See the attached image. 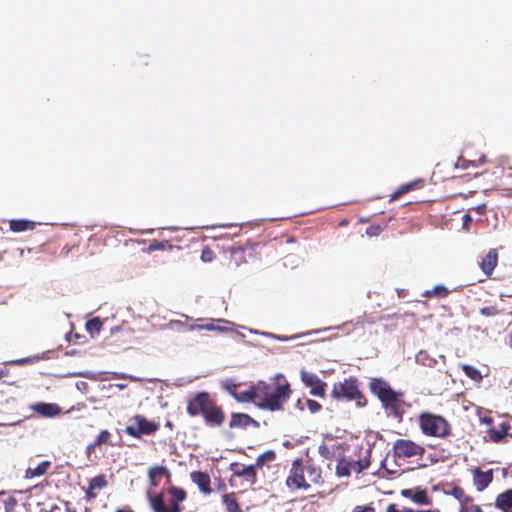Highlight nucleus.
Returning <instances> with one entry per match:
<instances>
[{
	"mask_svg": "<svg viewBox=\"0 0 512 512\" xmlns=\"http://www.w3.org/2000/svg\"><path fill=\"white\" fill-rule=\"evenodd\" d=\"M186 412L191 417L202 416L210 427H221L226 419L222 406L206 391L197 392L188 399Z\"/></svg>",
	"mask_w": 512,
	"mask_h": 512,
	"instance_id": "obj_1",
	"label": "nucleus"
},
{
	"mask_svg": "<svg viewBox=\"0 0 512 512\" xmlns=\"http://www.w3.org/2000/svg\"><path fill=\"white\" fill-rule=\"evenodd\" d=\"M323 484L324 478L320 466L311 461L303 462L302 459L292 462L286 478V486L290 490H308L312 485L322 486Z\"/></svg>",
	"mask_w": 512,
	"mask_h": 512,
	"instance_id": "obj_2",
	"label": "nucleus"
},
{
	"mask_svg": "<svg viewBox=\"0 0 512 512\" xmlns=\"http://www.w3.org/2000/svg\"><path fill=\"white\" fill-rule=\"evenodd\" d=\"M370 392L375 395L382 407L389 415L402 420L405 413L404 393L395 391L390 384L380 377L371 378L369 382Z\"/></svg>",
	"mask_w": 512,
	"mask_h": 512,
	"instance_id": "obj_3",
	"label": "nucleus"
},
{
	"mask_svg": "<svg viewBox=\"0 0 512 512\" xmlns=\"http://www.w3.org/2000/svg\"><path fill=\"white\" fill-rule=\"evenodd\" d=\"M290 394V385L286 380L276 385H269L260 381L258 382L257 405L270 411L281 410Z\"/></svg>",
	"mask_w": 512,
	"mask_h": 512,
	"instance_id": "obj_4",
	"label": "nucleus"
},
{
	"mask_svg": "<svg viewBox=\"0 0 512 512\" xmlns=\"http://www.w3.org/2000/svg\"><path fill=\"white\" fill-rule=\"evenodd\" d=\"M331 397L337 401H354L359 408H363L368 404L366 396L360 389V382L354 376L334 383L331 390Z\"/></svg>",
	"mask_w": 512,
	"mask_h": 512,
	"instance_id": "obj_5",
	"label": "nucleus"
},
{
	"mask_svg": "<svg viewBox=\"0 0 512 512\" xmlns=\"http://www.w3.org/2000/svg\"><path fill=\"white\" fill-rule=\"evenodd\" d=\"M418 422L426 436L446 438L452 434L451 425L443 416L424 412L419 415Z\"/></svg>",
	"mask_w": 512,
	"mask_h": 512,
	"instance_id": "obj_6",
	"label": "nucleus"
},
{
	"mask_svg": "<svg viewBox=\"0 0 512 512\" xmlns=\"http://www.w3.org/2000/svg\"><path fill=\"white\" fill-rule=\"evenodd\" d=\"M371 449H359L358 457L344 456L338 460L336 466V474L339 477H347L352 473H361L366 470L371 464Z\"/></svg>",
	"mask_w": 512,
	"mask_h": 512,
	"instance_id": "obj_7",
	"label": "nucleus"
},
{
	"mask_svg": "<svg viewBox=\"0 0 512 512\" xmlns=\"http://www.w3.org/2000/svg\"><path fill=\"white\" fill-rule=\"evenodd\" d=\"M168 493L171 495L169 505H166L164 501V494L158 493L150 497V506L153 512H181L182 507L180 505L186 497L187 493L184 489L176 486H172L168 489Z\"/></svg>",
	"mask_w": 512,
	"mask_h": 512,
	"instance_id": "obj_8",
	"label": "nucleus"
},
{
	"mask_svg": "<svg viewBox=\"0 0 512 512\" xmlns=\"http://www.w3.org/2000/svg\"><path fill=\"white\" fill-rule=\"evenodd\" d=\"M160 429V424L155 421L148 420L145 416L136 414L130 418V424L124 429V432L136 439L142 438L144 435H153Z\"/></svg>",
	"mask_w": 512,
	"mask_h": 512,
	"instance_id": "obj_9",
	"label": "nucleus"
},
{
	"mask_svg": "<svg viewBox=\"0 0 512 512\" xmlns=\"http://www.w3.org/2000/svg\"><path fill=\"white\" fill-rule=\"evenodd\" d=\"M392 452L393 457L396 459H421L424 456L426 449L423 445L410 439L400 438L393 443Z\"/></svg>",
	"mask_w": 512,
	"mask_h": 512,
	"instance_id": "obj_10",
	"label": "nucleus"
},
{
	"mask_svg": "<svg viewBox=\"0 0 512 512\" xmlns=\"http://www.w3.org/2000/svg\"><path fill=\"white\" fill-rule=\"evenodd\" d=\"M301 379L307 387H310V393L313 396H317L320 398L325 397L327 384L324 381H322L318 376L312 373L302 371Z\"/></svg>",
	"mask_w": 512,
	"mask_h": 512,
	"instance_id": "obj_11",
	"label": "nucleus"
},
{
	"mask_svg": "<svg viewBox=\"0 0 512 512\" xmlns=\"http://www.w3.org/2000/svg\"><path fill=\"white\" fill-rule=\"evenodd\" d=\"M253 250L254 249L252 246H236V245L229 246L225 250V253L228 254L229 265L238 267L242 263H245L247 252H248V256H251Z\"/></svg>",
	"mask_w": 512,
	"mask_h": 512,
	"instance_id": "obj_12",
	"label": "nucleus"
},
{
	"mask_svg": "<svg viewBox=\"0 0 512 512\" xmlns=\"http://www.w3.org/2000/svg\"><path fill=\"white\" fill-rule=\"evenodd\" d=\"M473 484L478 492L484 491L493 481V470L482 471L479 467L472 470Z\"/></svg>",
	"mask_w": 512,
	"mask_h": 512,
	"instance_id": "obj_13",
	"label": "nucleus"
},
{
	"mask_svg": "<svg viewBox=\"0 0 512 512\" xmlns=\"http://www.w3.org/2000/svg\"><path fill=\"white\" fill-rule=\"evenodd\" d=\"M512 427L508 422H502L499 424V428L491 427L487 431V437L493 443L507 442L506 438H512Z\"/></svg>",
	"mask_w": 512,
	"mask_h": 512,
	"instance_id": "obj_14",
	"label": "nucleus"
},
{
	"mask_svg": "<svg viewBox=\"0 0 512 512\" xmlns=\"http://www.w3.org/2000/svg\"><path fill=\"white\" fill-rule=\"evenodd\" d=\"M401 495L411 499L413 502L420 505H429L431 504V498L429 497L426 489H421L419 487L411 488V489H403L401 491Z\"/></svg>",
	"mask_w": 512,
	"mask_h": 512,
	"instance_id": "obj_15",
	"label": "nucleus"
},
{
	"mask_svg": "<svg viewBox=\"0 0 512 512\" xmlns=\"http://www.w3.org/2000/svg\"><path fill=\"white\" fill-rule=\"evenodd\" d=\"M498 263V251L493 248L482 258L479 266L486 277H490Z\"/></svg>",
	"mask_w": 512,
	"mask_h": 512,
	"instance_id": "obj_16",
	"label": "nucleus"
},
{
	"mask_svg": "<svg viewBox=\"0 0 512 512\" xmlns=\"http://www.w3.org/2000/svg\"><path fill=\"white\" fill-rule=\"evenodd\" d=\"M102 445L114 446L112 442V434L109 430H101L94 441L87 445L86 453L91 455L97 447Z\"/></svg>",
	"mask_w": 512,
	"mask_h": 512,
	"instance_id": "obj_17",
	"label": "nucleus"
},
{
	"mask_svg": "<svg viewBox=\"0 0 512 512\" xmlns=\"http://www.w3.org/2000/svg\"><path fill=\"white\" fill-rule=\"evenodd\" d=\"M191 480L195 483L200 491L204 494H210L212 492L210 484L211 479L208 473L202 471H193L190 474Z\"/></svg>",
	"mask_w": 512,
	"mask_h": 512,
	"instance_id": "obj_18",
	"label": "nucleus"
},
{
	"mask_svg": "<svg viewBox=\"0 0 512 512\" xmlns=\"http://www.w3.org/2000/svg\"><path fill=\"white\" fill-rule=\"evenodd\" d=\"M32 409L44 417H55L61 413V408L55 403L39 402L34 404Z\"/></svg>",
	"mask_w": 512,
	"mask_h": 512,
	"instance_id": "obj_19",
	"label": "nucleus"
},
{
	"mask_svg": "<svg viewBox=\"0 0 512 512\" xmlns=\"http://www.w3.org/2000/svg\"><path fill=\"white\" fill-rule=\"evenodd\" d=\"M494 506L502 512H512V489L498 494Z\"/></svg>",
	"mask_w": 512,
	"mask_h": 512,
	"instance_id": "obj_20",
	"label": "nucleus"
},
{
	"mask_svg": "<svg viewBox=\"0 0 512 512\" xmlns=\"http://www.w3.org/2000/svg\"><path fill=\"white\" fill-rule=\"evenodd\" d=\"M252 424H257V422L245 413H232L231 419L229 422L230 428H247Z\"/></svg>",
	"mask_w": 512,
	"mask_h": 512,
	"instance_id": "obj_21",
	"label": "nucleus"
},
{
	"mask_svg": "<svg viewBox=\"0 0 512 512\" xmlns=\"http://www.w3.org/2000/svg\"><path fill=\"white\" fill-rule=\"evenodd\" d=\"M170 477V471L166 466L157 465L150 467L148 470L149 482L152 487L159 485V479L162 477Z\"/></svg>",
	"mask_w": 512,
	"mask_h": 512,
	"instance_id": "obj_22",
	"label": "nucleus"
},
{
	"mask_svg": "<svg viewBox=\"0 0 512 512\" xmlns=\"http://www.w3.org/2000/svg\"><path fill=\"white\" fill-rule=\"evenodd\" d=\"M36 223L26 219H13L9 221V228L15 233L33 230Z\"/></svg>",
	"mask_w": 512,
	"mask_h": 512,
	"instance_id": "obj_23",
	"label": "nucleus"
},
{
	"mask_svg": "<svg viewBox=\"0 0 512 512\" xmlns=\"http://www.w3.org/2000/svg\"><path fill=\"white\" fill-rule=\"evenodd\" d=\"M52 463L48 460L42 461L35 468L28 467L25 471V478L31 479L45 475L51 468Z\"/></svg>",
	"mask_w": 512,
	"mask_h": 512,
	"instance_id": "obj_24",
	"label": "nucleus"
},
{
	"mask_svg": "<svg viewBox=\"0 0 512 512\" xmlns=\"http://www.w3.org/2000/svg\"><path fill=\"white\" fill-rule=\"evenodd\" d=\"M222 501L227 512H243L239 505L236 493L232 492L224 494L222 496Z\"/></svg>",
	"mask_w": 512,
	"mask_h": 512,
	"instance_id": "obj_25",
	"label": "nucleus"
},
{
	"mask_svg": "<svg viewBox=\"0 0 512 512\" xmlns=\"http://www.w3.org/2000/svg\"><path fill=\"white\" fill-rule=\"evenodd\" d=\"M258 383L252 385L248 390L236 394L235 399L240 402H254L257 404Z\"/></svg>",
	"mask_w": 512,
	"mask_h": 512,
	"instance_id": "obj_26",
	"label": "nucleus"
},
{
	"mask_svg": "<svg viewBox=\"0 0 512 512\" xmlns=\"http://www.w3.org/2000/svg\"><path fill=\"white\" fill-rule=\"evenodd\" d=\"M173 248H174V246L167 240H163V241L153 240V241H151V243L149 244V246L146 248L145 251L147 253H152L157 250L171 251Z\"/></svg>",
	"mask_w": 512,
	"mask_h": 512,
	"instance_id": "obj_27",
	"label": "nucleus"
},
{
	"mask_svg": "<svg viewBox=\"0 0 512 512\" xmlns=\"http://www.w3.org/2000/svg\"><path fill=\"white\" fill-rule=\"evenodd\" d=\"M417 186V182H411L404 185H401L394 193L390 195V202H393L399 199L402 195L414 190Z\"/></svg>",
	"mask_w": 512,
	"mask_h": 512,
	"instance_id": "obj_28",
	"label": "nucleus"
},
{
	"mask_svg": "<svg viewBox=\"0 0 512 512\" xmlns=\"http://www.w3.org/2000/svg\"><path fill=\"white\" fill-rule=\"evenodd\" d=\"M460 367L464 374L471 380L476 382L482 380L481 372L476 367L468 364H462Z\"/></svg>",
	"mask_w": 512,
	"mask_h": 512,
	"instance_id": "obj_29",
	"label": "nucleus"
},
{
	"mask_svg": "<svg viewBox=\"0 0 512 512\" xmlns=\"http://www.w3.org/2000/svg\"><path fill=\"white\" fill-rule=\"evenodd\" d=\"M449 290L443 286V285H437L432 290L426 291L424 293V296L426 297H438V298H445L449 294Z\"/></svg>",
	"mask_w": 512,
	"mask_h": 512,
	"instance_id": "obj_30",
	"label": "nucleus"
},
{
	"mask_svg": "<svg viewBox=\"0 0 512 512\" xmlns=\"http://www.w3.org/2000/svg\"><path fill=\"white\" fill-rule=\"evenodd\" d=\"M191 324H187L181 320H171L169 323L166 324V328L170 330H175L178 332H189L191 331L189 329V326Z\"/></svg>",
	"mask_w": 512,
	"mask_h": 512,
	"instance_id": "obj_31",
	"label": "nucleus"
},
{
	"mask_svg": "<svg viewBox=\"0 0 512 512\" xmlns=\"http://www.w3.org/2000/svg\"><path fill=\"white\" fill-rule=\"evenodd\" d=\"M386 512H440L438 509L413 510L411 508H399L397 504L391 503L387 506Z\"/></svg>",
	"mask_w": 512,
	"mask_h": 512,
	"instance_id": "obj_32",
	"label": "nucleus"
},
{
	"mask_svg": "<svg viewBox=\"0 0 512 512\" xmlns=\"http://www.w3.org/2000/svg\"><path fill=\"white\" fill-rule=\"evenodd\" d=\"M108 482L104 474H100L89 481L91 489L100 490L107 486Z\"/></svg>",
	"mask_w": 512,
	"mask_h": 512,
	"instance_id": "obj_33",
	"label": "nucleus"
},
{
	"mask_svg": "<svg viewBox=\"0 0 512 512\" xmlns=\"http://www.w3.org/2000/svg\"><path fill=\"white\" fill-rule=\"evenodd\" d=\"M386 227H387V221L383 222L382 224H375V223L371 224L366 229V234L369 237L379 236Z\"/></svg>",
	"mask_w": 512,
	"mask_h": 512,
	"instance_id": "obj_34",
	"label": "nucleus"
},
{
	"mask_svg": "<svg viewBox=\"0 0 512 512\" xmlns=\"http://www.w3.org/2000/svg\"><path fill=\"white\" fill-rule=\"evenodd\" d=\"M102 321L98 318H92L86 322V329L90 333H99L102 329Z\"/></svg>",
	"mask_w": 512,
	"mask_h": 512,
	"instance_id": "obj_35",
	"label": "nucleus"
},
{
	"mask_svg": "<svg viewBox=\"0 0 512 512\" xmlns=\"http://www.w3.org/2000/svg\"><path fill=\"white\" fill-rule=\"evenodd\" d=\"M236 475L246 477V478H255L256 472L254 466H243L241 470H237L235 472Z\"/></svg>",
	"mask_w": 512,
	"mask_h": 512,
	"instance_id": "obj_36",
	"label": "nucleus"
},
{
	"mask_svg": "<svg viewBox=\"0 0 512 512\" xmlns=\"http://www.w3.org/2000/svg\"><path fill=\"white\" fill-rule=\"evenodd\" d=\"M276 455H275V452L274 451H267L261 455L258 456L257 460H256V465L258 466H261L263 465L266 461H273L275 459Z\"/></svg>",
	"mask_w": 512,
	"mask_h": 512,
	"instance_id": "obj_37",
	"label": "nucleus"
},
{
	"mask_svg": "<svg viewBox=\"0 0 512 512\" xmlns=\"http://www.w3.org/2000/svg\"><path fill=\"white\" fill-rule=\"evenodd\" d=\"M215 258L213 250L209 246H204L201 251V260L211 262Z\"/></svg>",
	"mask_w": 512,
	"mask_h": 512,
	"instance_id": "obj_38",
	"label": "nucleus"
},
{
	"mask_svg": "<svg viewBox=\"0 0 512 512\" xmlns=\"http://www.w3.org/2000/svg\"><path fill=\"white\" fill-rule=\"evenodd\" d=\"M500 313L496 306H487L480 309V314L486 317H493Z\"/></svg>",
	"mask_w": 512,
	"mask_h": 512,
	"instance_id": "obj_39",
	"label": "nucleus"
},
{
	"mask_svg": "<svg viewBox=\"0 0 512 512\" xmlns=\"http://www.w3.org/2000/svg\"><path fill=\"white\" fill-rule=\"evenodd\" d=\"M190 330H207V331H214V330H221L220 327L214 326L213 324H205V325H198L193 324L189 326Z\"/></svg>",
	"mask_w": 512,
	"mask_h": 512,
	"instance_id": "obj_40",
	"label": "nucleus"
},
{
	"mask_svg": "<svg viewBox=\"0 0 512 512\" xmlns=\"http://www.w3.org/2000/svg\"><path fill=\"white\" fill-rule=\"evenodd\" d=\"M237 384L234 383L232 380H226L222 383V387L224 389H226L234 398L237 394L236 392V388H237Z\"/></svg>",
	"mask_w": 512,
	"mask_h": 512,
	"instance_id": "obj_41",
	"label": "nucleus"
},
{
	"mask_svg": "<svg viewBox=\"0 0 512 512\" xmlns=\"http://www.w3.org/2000/svg\"><path fill=\"white\" fill-rule=\"evenodd\" d=\"M318 452L325 459H331L334 455V452L325 444L319 446Z\"/></svg>",
	"mask_w": 512,
	"mask_h": 512,
	"instance_id": "obj_42",
	"label": "nucleus"
},
{
	"mask_svg": "<svg viewBox=\"0 0 512 512\" xmlns=\"http://www.w3.org/2000/svg\"><path fill=\"white\" fill-rule=\"evenodd\" d=\"M5 512H11L17 505V500L13 496H8L4 500Z\"/></svg>",
	"mask_w": 512,
	"mask_h": 512,
	"instance_id": "obj_43",
	"label": "nucleus"
},
{
	"mask_svg": "<svg viewBox=\"0 0 512 512\" xmlns=\"http://www.w3.org/2000/svg\"><path fill=\"white\" fill-rule=\"evenodd\" d=\"M306 405L311 413H316L321 410L322 406L315 400L308 399Z\"/></svg>",
	"mask_w": 512,
	"mask_h": 512,
	"instance_id": "obj_44",
	"label": "nucleus"
},
{
	"mask_svg": "<svg viewBox=\"0 0 512 512\" xmlns=\"http://www.w3.org/2000/svg\"><path fill=\"white\" fill-rule=\"evenodd\" d=\"M460 503V509H463L464 507H469L473 503V498L466 493L461 497V499L458 500Z\"/></svg>",
	"mask_w": 512,
	"mask_h": 512,
	"instance_id": "obj_45",
	"label": "nucleus"
},
{
	"mask_svg": "<svg viewBox=\"0 0 512 512\" xmlns=\"http://www.w3.org/2000/svg\"><path fill=\"white\" fill-rule=\"evenodd\" d=\"M450 495H452L454 498H456L457 500L461 499V497H463V495L465 494V491L462 487L460 486H454L451 491L449 492Z\"/></svg>",
	"mask_w": 512,
	"mask_h": 512,
	"instance_id": "obj_46",
	"label": "nucleus"
},
{
	"mask_svg": "<svg viewBox=\"0 0 512 512\" xmlns=\"http://www.w3.org/2000/svg\"><path fill=\"white\" fill-rule=\"evenodd\" d=\"M472 162L464 159L463 157H459L457 162L455 163V167L456 168H461V169H466L469 167V165H471Z\"/></svg>",
	"mask_w": 512,
	"mask_h": 512,
	"instance_id": "obj_47",
	"label": "nucleus"
},
{
	"mask_svg": "<svg viewBox=\"0 0 512 512\" xmlns=\"http://www.w3.org/2000/svg\"><path fill=\"white\" fill-rule=\"evenodd\" d=\"M460 512H484L481 506L477 504H471L469 507H464L460 509Z\"/></svg>",
	"mask_w": 512,
	"mask_h": 512,
	"instance_id": "obj_48",
	"label": "nucleus"
},
{
	"mask_svg": "<svg viewBox=\"0 0 512 512\" xmlns=\"http://www.w3.org/2000/svg\"><path fill=\"white\" fill-rule=\"evenodd\" d=\"M462 221H463V228L468 230L471 223L473 222V219L470 214L466 213L463 215Z\"/></svg>",
	"mask_w": 512,
	"mask_h": 512,
	"instance_id": "obj_49",
	"label": "nucleus"
},
{
	"mask_svg": "<svg viewBox=\"0 0 512 512\" xmlns=\"http://www.w3.org/2000/svg\"><path fill=\"white\" fill-rule=\"evenodd\" d=\"M472 210H474L477 214L483 216L486 213L487 206L485 203H483V204L473 207Z\"/></svg>",
	"mask_w": 512,
	"mask_h": 512,
	"instance_id": "obj_50",
	"label": "nucleus"
},
{
	"mask_svg": "<svg viewBox=\"0 0 512 512\" xmlns=\"http://www.w3.org/2000/svg\"><path fill=\"white\" fill-rule=\"evenodd\" d=\"M94 489H91V486H88L86 492H85V498L88 501H91L97 497V494L94 492Z\"/></svg>",
	"mask_w": 512,
	"mask_h": 512,
	"instance_id": "obj_51",
	"label": "nucleus"
},
{
	"mask_svg": "<svg viewBox=\"0 0 512 512\" xmlns=\"http://www.w3.org/2000/svg\"><path fill=\"white\" fill-rule=\"evenodd\" d=\"M352 512H375V510L370 506H356Z\"/></svg>",
	"mask_w": 512,
	"mask_h": 512,
	"instance_id": "obj_52",
	"label": "nucleus"
},
{
	"mask_svg": "<svg viewBox=\"0 0 512 512\" xmlns=\"http://www.w3.org/2000/svg\"><path fill=\"white\" fill-rule=\"evenodd\" d=\"M481 422L486 425H492L493 424V418L491 416H484L481 418Z\"/></svg>",
	"mask_w": 512,
	"mask_h": 512,
	"instance_id": "obj_53",
	"label": "nucleus"
},
{
	"mask_svg": "<svg viewBox=\"0 0 512 512\" xmlns=\"http://www.w3.org/2000/svg\"><path fill=\"white\" fill-rule=\"evenodd\" d=\"M31 361L32 360L30 358H22V359L16 360L14 363L23 365V364L30 363Z\"/></svg>",
	"mask_w": 512,
	"mask_h": 512,
	"instance_id": "obj_54",
	"label": "nucleus"
},
{
	"mask_svg": "<svg viewBox=\"0 0 512 512\" xmlns=\"http://www.w3.org/2000/svg\"><path fill=\"white\" fill-rule=\"evenodd\" d=\"M9 372L6 368H0V380L8 376Z\"/></svg>",
	"mask_w": 512,
	"mask_h": 512,
	"instance_id": "obj_55",
	"label": "nucleus"
},
{
	"mask_svg": "<svg viewBox=\"0 0 512 512\" xmlns=\"http://www.w3.org/2000/svg\"><path fill=\"white\" fill-rule=\"evenodd\" d=\"M165 426L168 427L169 429H172L173 428V423L171 421H167L165 423Z\"/></svg>",
	"mask_w": 512,
	"mask_h": 512,
	"instance_id": "obj_56",
	"label": "nucleus"
},
{
	"mask_svg": "<svg viewBox=\"0 0 512 512\" xmlns=\"http://www.w3.org/2000/svg\"><path fill=\"white\" fill-rule=\"evenodd\" d=\"M115 512H134V511L129 510V509H117Z\"/></svg>",
	"mask_w": 512,
	"mask_h": 512,
	"instance_id": "obj_57",
	"label": "nucleus"
},
{
	"mask_svg": "<svg viewBox=\"0 0 512 512\" xmlns=\"http://www.w3.org/2000/svg\"><path fill=\"white\" fill-rule=\"evenodd\" d=\"M68 253H69V250H68V249L63 248V250H62L61 254H65V255H67Z\"/></svg>",
	"mask_w": 512,
	"mask_h": 512,
	"instance_id": "obj_58",
	"label": "nucleus"
},
{
	"mask_svg": "<svg viewBox=\"0 0 512 512\" xmlns=\"http://www.w3.org/2000/svg\"><path fill=\"white\" fill-rule=\"evenodd\" d=\"M294 242V239L293 238H288L287 239V243H293Z\"/></svg>",
	"mask_w": 512,
	"mask_h": 512,
	"instance_id": "obj_59",
	"label": "nucleus"
},
{
	"mask_svg": "<svg viewBox=\"0 0 512 512\" xmlns=\"http://www.w3.org/2000/svg\"><path fill=\"white\" fill-rule=\"evenodd\" d=\"M508 469L510 470V476L512 477V464L509 465Z\"/></svg>",
	"mask_w": 512,
	"mask_h": 512,
	"instance_id": "obj_60",
	"label": "nucleus"
},
{
	"mask_svg": "<svg viewBox=\"0 0 512 512\" xmlns=\"http://www.w3.org/2000/svg\"><path fill=\"white\" fill-rule=\"evenodd\" d=\"M5 495V492H0V496H4Z\"/></svg>",
	"mask_w": 512,
	"mask_h": 512,
	"instance_id": "obj_61",
	"label": "nucleus"
},
{
	"mask_svg": "<svg viewBox=\"0 0 512 512\" xmlns=\"http://www.w3.org/2000/svg\"><path fill=\"white\" fill-rule=\"evenodd\" d=\"M510 346H511V348H512V336H511V340H510Z\"/></svg>",
	"mask_w": 512,
	"mask_h": 512,
	"instance_id": "obj_62",
	"label": "nucleus"
}]
</instances>
